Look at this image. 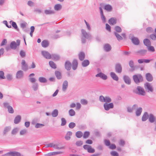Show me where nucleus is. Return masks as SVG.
Returning a JSON list of instances; mask_svg holds the SVG:
<instances>
[{
	"instance_id": "nucleus-53",
	"label": "nucleus",
	"mask_w": 156,
	"mask_h": 156,
	"mask_svg": "<svg viewBox=\"0 0 156 156\" xmlns=\"http://www.w3.org/2000/svg\"><path fill=\"white\" fill-rule=\"evenodd\" d=\"M44 126V125L43 124L39 123H37L35 126V127L36 128H41L42 127H43Z\"/></svg>"
},
{
	"instance_id": "nucleus-55",
	"label": "nucleus",
	"mask_w": 156,
	"mask_h": 156,
	"mask_svg": "<svg viewBox=\"0 0 156 156\" xmlns=\"http://www.w3.org/2000/svg\"><path fill=\"white\" fill-rule=\"evenodd\" d=\"M5 77L4 76V73L2 71H0V79H5Z\"/></svg>"
},
{
	"instance_id": "nucleus-20",
	"label": "nucleus",
	"mask_w": 156,
	"mask_h": 156,
	"mask_svg": "<svg viewBox=\"0 0 156 156\" xmlns=\"http://www.w3.org/2000/svg\"><path fill=\"white\" fill-rule=\"evenodd\" d=\"M149 115L147 112L144 113L142 117V121H145L149 118Z\"/></svg>"
},
{
	"instance_id": "nucleus-61",
	"label": "nucleus",
	"mask_w": 156,
	"mask_h": 156,
	"mask_svg": "<svg viewBox=\"0 0 156 156\" xmlns=\"http://www.w3.org/2000/svg\"><path fill=\"white\" fill-rule=\"evenodd\" d=\"M22 69L24 71H27L28 69V66L27 64L22 66Z\"/></svg>"
},
{
	"instance_id": "nucleus-49",
	"label": "nucleus",
	"mask_w": 156,
	"mask_h": 156,
	"mask_svg": "<svg viewBox=\"0 0 156 156\" xmlns=\"http://www.w3.org/2000/svg\"><path fill=\"white\" fill-rule=\"evenodd\" d=\"M61 122H62V123L61 124V125L62 126H64L66 125V121L64 118H62Z\"/></svg>"
},
{
	"instance_id": "nucleus-12",
	"label": "nucleus",
	"mask_w": 156,
	"mask_h": 156,
	"mask_svg": "<svg viewBox=\"0 0 156 156\" xmlns=\"http://www.w3.org/2000/svg\"><path fill=\"white\" fill-rule=\"evenodd\" d=\"M146 80L149 82H151L153 80V77L152 75L149 73H147L145 75Z\"/></svg>"
},
{
	"instance_id": "nucleus-30",
	"label": "nucleus",
	"mask_w": 156,
	"mask_h": 156,
	"mask_svg": "<svg viewBox=\"0 0 156 156\" xmlns=\"http://www.w3.org/2000/svg\"><path fill=\"white\" fill-rule=\"evenodd\" d=\"M104 48L106 51H109L111 50V47L109 44H107L104 45Z\"/></svg>"
},
{
	"instance_id": "nucleus-17",
	"label": "nucleus",
	"mask_w": 156,
	"mask_h": 156,
	"mask_svg": "<svg viewBox=\"0 0 156 156\" xmlns=\"http://www.w3.org/2000/svg\"><path fill=\"white\" fill-rule=\"evenodd\" d=\"M51 58L54 61H58L60 57L58 55L53 54H51Z\"/></svg>"
},
{
	"instance_id": "nucleus-46",
	"label": "nucleus",
	"mask_w": 156,
	"mask_h": 156,
	"mask_svg": "<svg viewBox=\"0 0 156 156\" xmlns=\"http://www.w3.org/2000/svg\"><path fill=\"white\" fill-rule=\"evenodd\" d=\"M38 85L37 83H34L32 86L33 88L34 91H36L38 88Z\"/></svg>"
},
{
	"instance_id": "nucleus-62",
	"label": "nucleus",
	"mask_w": 156,
	"mask_h": 156,
	"mask_svg": "<svg viewBox=\"0 0 156 156\" xmlns=\"http://www.w3.org/2000/svg\"><path fill=\"white\" fill-rule=\"evenodd\" d=\"M104 142L106 146H108L110 145V142L109 140L105 139L104 140Z\"/></svg>"
},
{
	"instance_id": "nucleus-63",
	"label": "nucleus",
	"mask_w": 156,
	"mask_h": 156,
	"mask_svg": "<svg viewBox=\"0 0 156 156\" xmlns=\"http://www.w3.org/2000/svg\"><path fill=\"white\" fill-rule=\"evenodd\" d=\"M148 49L149 51L152 52H154L155 51L154 48L153 46H150L148 47Z\"/></svg>"
},
{
	"instance_id": "nucleus-18",
	"label": "nucleus",
	"mask_w": 156,
	"mask_h": 156,
	"mask_svg": "<svg viewBox=\"0 0 156 156\" xmlns=\"http://www.w3.org/2000/svg\"><path fill=\"white\" fill-rule=\"evenodd\" d=\"M125 82L128 84H130L131 83V80L129 77L127 76H124L123 77Z\"/></svg>"
},
{
	"instance_id": "nucleus-14",
	"label": "nucleus",
	"mask_w": 156,
	"mask_h": 156,
	"mask_svg": "<svg viewBox=\"0 0 156 156\" xmlns=\"http://www.w3.org/2000/svg\"><path fill=\"white\" fill-rule=\"evenodd\" d=\"M129 66L131 68L130 71L133 72L135 70V67L134 66V63L132 60H130L129 62Z\"/></svg>"
},
{
	"instance_id": "nucleus-32",
	"label": "nucleus",
	"mask_w": 156,
	"mask_h": 156,
	"mask_svg": "<svg viewBox=\"0 0 156 156\" xmlns=\"http://www.w3.org/2000/svg\"><path fill=\"white\" fill-rule=\"evenodd\" d=\"M10 47L11 49L15 50L17 47V44L15 41L12 42L10 44Z\"/></svg>"
},
{
	"instance_id": "nucleus-40",
	"label": "nucleus",
	"mask_w": 156,
	"mask_h": 156,
	"mask_svg": "<svg viewBox=\"0 0 156 156\" xmlns=\"http://www.w3.org/2000/svg\"><path fill=\"white\" fill-rule=\"evenodd\" d=\"M49 63L50 67H51L52 68L54 69L56 68V65L53 61H49Z\"/></svg>"
},
{
	"instance_id": "nucleus-64",
	"label": "nucleus",
	"mask_w": 156,
	"mask_h": 156,
	"mask_svg": "<svg viewBox=\"0 0 156 156\" xmlns=\"http://www.w3.org/2000/svg\"><path fill=\"white\" fill-rule=\"evenodd\" d=\"M111 154L114 156H119L118 153L115 151H112Z\"/></svg>"
},
{
	"instance_id": "nucleus-16",
	"label": "nucleus",
	"mask_w": 156,
	"mask_h": 156,
	"mask_svg": "<svg viewBox=\"0 0 156 156\" xmlns=\"http://www.w3.org/2000/svg\"><path fill=\"white\" fill-rule=\"evenodd\" d=\"M110 75L113 80L116 81L118 80L119 77L115 73L111 72L110 73Z\"/></svg>"
},
{
	"instance_id": "nucleus-25",
	"label": "nucleus",
	"mask_w": 156,
	"mask_h": 156,
	"mask_svg": "<svg viewBox=\"0 0 156 156\" xmlns=\"http://www.w3.org/2000/svg\"><path fill=\"white\" fill-rule=\"evenodd\" d=\"M68 86V82L67 80L64 81L62 84V90L65 91L67 89Z\"/></svg>"
},
{
	"instance_id": "nucleus-29",
	"label": "nucleus",
	"mask_w": 156,
	"mask_h": 156,
	"mask_svg": "<svg viewBox=\"0 0 156 156\" xmlns=\"http://www.w3.org/2000/svg\"><path fill=\"white\" fill-rule=\"evenodd\" d=\"M104 9L108 12H110L112 9V6L109 4L105 5L104 6Z\"/></svg>"
},
{
	"instance_id": "nucleus-36",
	"label": "nucleus",
	"mask_w": 156,
	"mask_h": 156,
	"mask_svg": "<svg viewBox=\"0 0 156 156\" xmlns=\"http://www.w3.org/2000/svg\"><path fill=\"white\" fill-rule=\"evenodd\" d=\"M11 156H20V153L16 151H10Z\"/></svg>"
},
{
	"instance_id": "nucleus-35",
	"label": "nucleus",
	"mask_w": 156,
	"mask_h": 156,
	"mask_svg": "<svg viewBox=\"0 0 156 156\" xmlns=\"http://www.w3.org/2000/svg\"><path fill=\"white\" fill-rule=\"evenodd\" d=\"M58 111L57 109H54L51 113V115L53 117H56L58 115Z\"/></svg>"
},
{
	"instance_id": "nucleus-26",
	"label": "nucleus",
	"mask_w": 156,
	"mask_h": 156,
	"mask_svg": "<svg viewBox=\"0 0 156 156\" xmlns=\"http://www.w3.org/2000/svg\"><path fill=\"white\" fill-rule=\"evenodd\" d=\"M72 134V132L71 131H68L65 136V139L67 140H70Z\"/></svg>"
},
{
	"instance_id": "nucleus-54",
	"label": "nucleus",
	"mask_w": 156,
	"mask_h": 156,
	"mask_svg": "<svg viewBox=\"0 0 156 156\" xmlns=\"http://www.w3.org/2000/svg\"><path fill=\"white\" fill-rule=\"evenodd\" d=\"M69 114L70 116H73L75 115V113L73 109H71L69 111Z\"/></svg>"
},
{
	"instance_id": "nucleus-13",
	"label": "nucleus",
	"mask_w": 156,
	"mask_h": 156,
	"mask_svg": "<svg viewBox=\"0 0 156 156\" xmlns=\"http://www.w3.org/2000/svg\"><path fill=\"white\" fill-rule=\"evenodd\" d=\"M78 65V63L77 60L76 59H74L72 62V69L73 70H75L76 69Z\"/></svg>"
},
{
	"instance_id": "nucleus-22",
	"label": "nucleus",
	"mask_w": 156,
	"mask_h": 156,
	"mask_svg": "<svg viewBox=\"0 0 156 156\" xmlns=\"http://www.w3.org/2000/svg\"><path fill=\"white\" fill-rule=\"evenodd\" d=\"M21 116L20 115L16 116L14 119V123L15 124H18L21 121Z\"/></svg>"
},
{
	"instance_id": "nucleus-59",
	"label": "nucleus",
	"mask_w": 156,
	"mask_h": 156,
	"mask_svg": "<svg viewBox=\"0 0 156 156\" xmlns=\"http://www.w3.org/2000/svg\"><path fill=\"white\" fill-rule=\"evenodd\" d=\"M87 151L90 153H93L95 152V150L92 148L91 146H90V148H89L88 150Z\"/></svg>"
},
{
	"instance_id": "nucleus-37",
	"label": "nucleus",
	"mask_w": 156,
	"mask_h": 156,
	"mask_svg": "<svg viewBox=\"0 0 156 156\" xmlns=\"http://www.w3.org/2000/svg\"><path fill=\"white\" fill-rule=\"evenodd\" d=\"M11 127L10 126L5 127L4 129L3 134L4 135L7 132L10 131L11 129Z\"/></svg>"
},
{
	"instance_id": "nucleus-57",
	"label": "nucleus",
	"mask_w": 156,
	"mask_h": 156,
	"mask_svg": "<svg viewBox=\"0 0 156 156\" xmlns=\"http://www.w3.org/2000/svg\"><path fill=\"white\" fill-rule=\"evenodd\" d=\"M150 37L153 40L155 41L156 40V35L155 34H151Z\"/></svg>"
},
{
	"instance_id": "nucleus-7",
	"label": "nucleus",
	"mask_w": 156,
	"mask_h": 156,
	"mask_svg": "<svg viewBox=\"0 0 156 156\" xmlns=\"http://www.w3.org/2000/svg\"><path fill=\"white\" fill-rule=\"evenodd\" d=\"M144 87L145 89L148 90V92H152L153 91V88L151 84L148 82H146L144 84Z\"/></svg>"
},
{
	"instance_id": "nucleus-51",
	"label": "nucleus",
	"mask_w": 156,
	"mask_h": 156,
	"mask_svg": "<svg viewBox=\"0 0 156 156\" xmlns=\"http://www.w3.org/2000/svg\"><path fill=\"white\" fill-rule=\"evenodd\" d=\"M112 101L111 99L109 97H105V102L106 103H110Z\"/></svg>"
},
{
	"instance_id": "nucleus-38",
	"label": "nucleus",
	"mask_w": 156,
	"mask_h": 156,
	"mask_svg": "<svg viewBox=\"0 0 156 156\" xmlns=\"http://www.w3.org/2000/svg\"><path fill=\"white\" fill-rule=\"evenodd\" d=\"M142 108H139L137 109L136 112V114L137 116H140L142 112Z\"/></svg>"
},
{
	"instance_id": "nucleus-39",
	"label": "nucleus",
	"mask_w": 156,
	"mask_h": 156,
	"mask_svg": "<svg viewBox=\"0 0 156 156\" xmlns=\"http://www.w3.org/2000/svg\"><path fill=\"white\" fill-rule=\"evenodd\" d=\"M62 8V6L60 4H56L54 6V9L56 11L60 10Z\"/></svg>"
},
{
	"instance_id": "nucleus-4",
	"label": "nucleus",
	"mask_w": 156,
	"mask_h": 156,
	"mask_svg": "<svg viewBox=\"0 0 156 156\" xmlns=\"http://www.w3.org/2000/svg\"><path fill=\"white\" fill-rule=\"evenodd\" d=\"M115 71L116 73H120L122 71V67L120 64L119 63H117L115 64Z\"/></svg>"
},
{
	"instance_id": "nucleus-10",
	"label": "nucleus",
	"mask_w": 156,
	"mask_h": 156,
	"mask_svg": "<svg viewBox=\"0 0 156 156\" xmlns=\"http://www.w3.org/2000/svg\"><path fill=\"white\" fill-rule=\"evenodd\" d=\"M95 76L96 77H99L104 80H106L107 79V76L101 72L98 73Z\"/></svg>"
},
{
	"instance_id": "nucleus-3",
	"label": "nucleus",
	"mask_w": 156,
	"mask_h": 156,
	"mask_svg": "<svg viewBox=\"0 0 156 156\" xmlns=\"http://www.w3.org/2000/svg\"><path fill=\"white\" fill-rule=\"evenodd\" d=\"M82 34L84 38L90 40L91 39V36L90 34L87 33L86 31L84 29L81 30Z\"/></svg>"
},
{
	"instance_id": "nucleus-8",
	"label": "nucleus",
	"mask_w": 156,
	"mask_h": 156,
	"mask_svg": "<svg viewBox=\"0 0 156 156\" xmlns=\"http://www.w3.org/2000/svg\"><path fill=\"white\" fill-rule=\"evenodd\" d=\"M54 148L58 150H61L64 149L65 147L62 145L61 143H58L54 144Z\"/></svg>"
},
{
	"instance_id": "nucleus-28",
	"label": "nucleus",
	"mask_w": 156,
	"mask_h": 156,
	"mask_svg": "<svg viewBox=\"0 0 156 156\" xmlns=\"http://www.w3.org/2000/svg\"><path fill=\"white\" fill-rule=\"evenodd\" d=\"M90 62L88 60H84L82 63V65L83 67H86L89 65Z\"/></svg>"
},
{
	"instance_id": "nucleus-41",
	"label": "nucleus",
	"mask_w": 156,
	"mask_h": 156,
	"mask_svg": "<svg viewBox=\"0 0 156 156\" xmlns=\"http://www.w3.org/2000/svg\"><path fill=\"white\" fill-rule=\"evenodd\" d=\"M83 133L81 131H77L76 133V136L78 138H80L83 136Z\"/></svg>"
},
{
	"instance_id": "nucleus-9",
	"label": "nucleus",
	"mask_w": 156,
	"mask_h": 156,
	"mask_svg": "<svg viewBox=\"0 0 156 156\" xmlns=\"http://www.w3.org/2000/svg\"><path fill=\"white\" fill-rule=\"evenodd\" d=\"M65 69L68 71L70 70L71 68L72 64L69 61H66L65 64Z\"/></svg>"
},
{
	"instance_id": "nucleus-33",
	"label": "nucleus",
	"mask_w": 156,
	"mask_h": 156,
	"mask_svg": "<svg viewBox=\"0 0 156 156\" xmlns=\"http://www.w3.org/2000/svg\"><path fill=\"white\" fill-rule=\"evenodd\" d=\"M55 74L57 79L60 80L62 79V76L61 73L58 71H56L55 72Z\"/></svg>"
},
{
	"instance_id": "nucleus-24",
	"label": "nucleus",
	"mask_w": 156,
	"mask_h": 156,
	"mask_svg": "<svg viewBox=\"0 0 156 156\" xmlns=\"http://www.w3.org/2000/svg\"><path fill=\"white\" fill-rule=\"evenodd\" d=\"M79 59L80 61H83L85 58V54L83 52H81L78 55Z\"/></svg>"
},
{
	"instance_id": "nucleus-48",
	"label": "nucleus",
	"mask_w": 156,
	"mask_h": 156,
	"mask_svg": "<svg viewBox=\"0 0 156 156\" xmlns=\"http://www.w3.org/2000/svg\"><path fill=\"white\" fill-rule=\"evenodd\" d=\"M146 31L148 33H151L153 32V30L152 27H149L146 29Z\"/></svg>"
},
{
	"instance_id": "nucleus-2",
	"label": "nucleus",
	"mask_w": 156,
	"mask_h": 156,
	"mask_svg": "<svg viewBox=\"0 0 156 156\" xmlns=\"http://www.w3.org/2000/svg\"><path fill=\"white\" fill-rule=\"evenodd\" d=\"M136 89L138 92H135L133 91L136 94L142 96H144L145 95L146 92L143 88L141 87L140 86H138Z\"/></svg>"
},
{
	"instance_id": "nucleus-44",
	"label": "nucleus",
	"mask_w": 156,
	"mask_h": 156,
	"mask_svg": "<svg viewBox=\"0 0 156 156\" xmlns=\"http://www.w3.org/2000/svg\"><path fill=\"white\" fill-rule=\"evenodd\" d=\"M44 13L46 15L54 14L55 12L53 10H45L44 11Z\"/></svg>"
},
{
	"instance_id": "nucleus-23",
	"label": "nucleus",
	"mask_w": 156,
	"mask_h": 156,
	"mask_svg": "<svg viewBox=\"0 0 156 156\" xmlns=\"http://www.w3.org/2000/svg\"><path fill=\"white\" fill-rule=\"evenodd\" d=\"M23 73L22 71H18L16 73V77L18 79L21 78L23 77Z\"/></svg>"
},
{
	"instance_id": "nucleus-15",
	"label": "nucleus",
	"mask_w": 156,
	"mask_h": 156,
	"mask_svg": "<svg viewBox=\"0 0 156 156\" xmlns=\"http://www.w3.org/2000/svg\"><path fill=\"white\" fill-rule=\"evenodd\" d=\"M116 19L115 18L112 17L108 20V23L111 25H113L116 23Z\"/></svg>"
},
{
	"instance_id": "nucleus-45",
	"label": "nucleus",
	"mask_w": 156,
	"mask_h": 156,
	"mask_svg": "<svg viewBox=\"0 0 156 156\" xmlns=\"http://www.w3.org/2000/svg\"><path fill=\"white\" fill-rule=\"evenodd\" d=\"M115 30L117 33H120L122 31V29L121 28L118 26H116L115 27Z\"/></svg>"
},
{
	"instance_id": "nucleus-47",
	"label": "nucleus",
	"mask_w": 156,
	"mask_h": 156,
	"mask_svg": "<svg viewBox=\"0 0 156 156\" xmlns=\"http://www.w3.org/2000/svg\"><path fill=\"white\" fill-rule=\"evenodd\" d=\"M80 102L83 105H85L87 104L88 101L87 100L84 99H82L80 100Z\"/></svg>"
},
{
	"instance_id": "nucleus-34",
	"label": "nucleus",
	"mask_w": 156,
	"mask_h": 156,
	"mask_svg": "<svg viewBox=\"0 0 156 156\" xmlns=\"http://www.w3.org/2000/svg\"><path fill=\"white\" fill-rule=\"evenodd\" d=\"M114 33L115 35V37H116L117 40L118 41H120L122 40V37L121 35H120L118 33H117L116 32H114Z\"/></svg>"
},
{
	"instance_id": "nucleus-56",
	"label": "nucleus",
	"mask_w": 156,
	"mask_h": 156,
	"mask_svg": "<svg viewBox=\"0 0 156 156\" xmlns=\"http://www.w3.org/2000/svg\"><path fill=\"white\" fill-rule=\"evenodd\" d=\"M76 144L77 146H80L83 144V142L81 140L78 141L76 142Z\"/></svg>"
},
{
	"instance_id": "nucleus-60",
	"label": "nucleus",
	"mask_w": 156,
	"mask_h": 156,
	"mask_svg": "<svg viewBox=\"0 0 156 156\" xmlns=\"http://www.w3.org/2000/svg\"><path fill=\"white\" fill-rule=\"evenodd\" d=\"M105 97H104L103 95H101L99 97V100L102 102H105Z\"/></svg>"
},
{
	"instance_id": "nucleus-58",
	"label": "nucleus",
	"mask_w": 156,
	"mask_h": 156,
	"mask_svg": "<svg viewBox=\"0 0 156 156\" xmlns=\"http://www.w3.org/2000/svg\"><path fill=\"white\" fill-rule=\"evenodd\" d=\"M18 128H15L14 129H13L12 130V132H11V134L12 135L16 134L18 132Z\"/></svg>"
},
{
	"instance_id": "nucleus-52",
	"label": "nucleus",
	"mask_w": 156,
	"mask_h": 156,
	"mask_svg": "<svg viewBox=\"0 0 156 156\" xmlns=\"http://www.w3.org/2000/svg\"><path fill=\"white\" fill-rule=\"evenodd\" d=\"M90 135V132L88 131H85L84 132L83 135V138H87Z\"/></svg>"
},
{
	"instance_id": "nucleus-42",
	"label": "nucleus",
	"mask_w": 156,
	"mask_h": 156,
	"mask_svg": "<svg viewBox=\"0 0 156 156\" xmlns=\"http://www.w3.org/2000/svg\"><path fill=\"white\" fill-rule=\"evenodd\" d=\"M38 80L40 82L42 83H46L47 81L46 79L45 78L42 77H39Z\"/></svg>"
},
{
	"instance_id": "nucleus-5",
	"label": "nucleus",
	"mask_w": 156,
	"mask_h": 156,
	"mask_svg": "<svg viewBox=\"0 0 156 156\" xmlns=\"http://www.w3.org/2000/svg\"><path fill=\"white\" fill-rule=\"evenodd\" d=\"M42 55L45 58L47 59H50L51 58V55L48 51H41Z\"/></svg>"
},
{
	"instance_id": "nucleus-11",
	"label": "nucleus",
	"mask_w": 156,
	"mask_h": 156,
	"mask_svg": "<svg viewBox=\"0 0 156 156\" xmlns=\"http://www.w3.org/2000/svg\"><path fill=\"white\" fill-rule=\"evenodd\" d=\"M99 9L100 10L101 19L103 22V23H105L106 22V18L104 14L102 8L101 7H99Z\"/></svg>"
},
{
	"instance_id": "nucleus-19",
	"label": "nucleus",
	"mask_w": 156,
	"mask_h": 156,
	"mask_svg": "<svg viewBox=\"0 0 156 156\" xmlns=\"http://www.w3.org/2000/svg\"><path fill=\"white\" fill-rule=\"evenodd\" d=\"M147 50L146 49H141L138 51L136 52V53L139 54L140 55L144 56L147 53Z\"/></svg>"
},
{
	"instance_id": "nucleus-43",
	"label": "nucleus",
	"mask_w": 156,
	"mask_h": 156,
	"mask_svg": "<svg viewBox=\"0 0 156 156\" xmlns=\"http://www.w3.org/2000/svg\"><path fill=\"white\" fill-rule=\"evenodd\" d=\"M12 22V25L15 29H16L17 31L19 30V29L18 28L17 26L16 22L12 21H11L10 22Z\"/></svg>"
},
{
	"instance_id": "nucleus-31",
	"label": "nucleus",
	"mask_w": 156,
	"mask_h": 156,
	"mask_svg": "<svg viewBox=\"0 0 156 156\" xmlns=\"http://www.w3.org/2000/svg\"><path fill=\"white\" fill-rule=\"evenodd\" d=\"M41 44L43 47L46 48L48 46L49 44L47 41L44 40L42 42Z\"/></svg>"
},
{
	"instance_id": "nucleus-50",
	"label": "nucleus",
	"mask_w": 156,
	"mask_h": 156,
	"mask_svg": "<svg viewBox=\"0 0 156 156\" xmlns=\"http://www.w3.org/2000/svg\"><path fill=\"white\" fill-rule=\"evenodd\" d=\"M76 126V124L73 122H71L69 125V127L71 129L73 128Z\"/></svg>"
},
{
	"instance_id": "nucleus-21",
	"label": "nucleus",
	"mask_w": 156,
	"mask_h": 156,
	"mask_svg": "<svg viewBox=\"0 0 156 156\" xmlns=\"http://www.w3.org/2000/svg\"><path fill=\"white\" fill-rule=\"evenodd\" d=\"M143 42L144 44L147 47L150 46L151 44V42L147 38L144 39L143 41Z\"/></svg>"
},
{
	"instance_id": "nucleus-1",
	"label": "nucleus",
	"mask_w": 156,
	"mask_h": 156,
	"mask_svg": "<svg viewBox=\"0 0 156 156\" xmlns=\"http://www.w3.org/2000/svg\"><path fill=\"white\" fill-rule=\"evenodd\" d=\"M133 78L135 83L137 84H139L140 82L143 81L142 76L140 74L133 75Z\"/></svg>"
},
{
	"instance_id": "nucleus-27",
	"label": "nucleus",
	"mask_w": 156,
	"mask_h": 156,
	"mask_svg": "<svg viewBox=\"0 0 156 156\" xmlns=\"http://www.w3.org/2000/svg\"><path fill=\"white\" fill-rule=\"evenodd\" d=\"M155 118L154 115L152 114H150L149 117V120L151 123H153L155 120Z\"/></svg>"
},
{
	"instance_id": "nucleus-6",
	"label": "nucleus",
	"mask_w": 156,
	"mask_h": 156,
	"mask_svg": "<svg viewBox=\"0 0 156 156\" xmlns=\"http://www.w3.org/2000/svg\"><path fill=\"white\" fill-rule=\"evenodd\" d=\"M133 44L136 45H138L140 44V41L137 37H135L133 36L130 38Z\"/></svg>"
}]
</instances>
